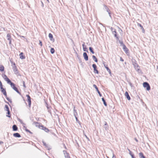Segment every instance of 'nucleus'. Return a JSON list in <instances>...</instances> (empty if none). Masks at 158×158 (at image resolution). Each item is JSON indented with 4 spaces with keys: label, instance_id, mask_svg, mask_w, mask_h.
<instances>
[{
    "label": "nucleus",
    "instance_id": "bb28decb",
    "mask_svg": "<svg viewBox=\"0 0 158 158\" xmlns=\"http://www.w3.org/2000/svg\"><path fill=\"white\" fill-rule=\"evenodd\" d=\"M0 87L1 89V91L6 89H5L3 88L2 83L1 81H0Z\"/></svg>",
    "mask_w": 158,
    "mask_h": 158
},
{
    "label": "nucleus",
    "instance_id": "7c9ffc66",
    "mask_svg": "<svg viewBox=\"0 0 158 158\" xmlns=\"http://www.w3.org/2000/svg\"><path fill=\"white\" fill-rule=\"evenodd\" d=\"M4 110L7 111L10 110L9 107L8 105H6L5 106Z\"/></svg>",
    "mask_w": 158,
    "mask_h": 158
},
{
    "label": "nucleus",
    "instance_id": "0eeeda50",
    "mask_svg": "<svg viewBox=\"0 0 158 158\" xmlns=\"http://www.w3.org/2000/svg\"><path fill=\"white\" fill-rule=\"evenodd\" d=\"M124 51L125 52V53L127 56L129 55V50L128 48L126 47V46H124L123 47Z\"/></svg>",
    "mask_w": 158,
    "mask_h": 158
},
{
    "label": "nucleus",
    "instance_id": "b1692460",
    "mask_svg": "<svg viewBox=\"0 0 158 158\" xmlns=\"http://www.w3.org/2000/svg\"><path fill=\"white\" fill-rule=\"evenodd\" d=\"M12 129L13 131H16L18 130V128L16 125H14L12 126Z\"/></svg>",
    "mask_w": 158,
    "mask_h": 158
},
{
    "label": "nucleus",
    "instance_id": "58836bf2",
    "mask_svg": "<svg viewBox=\"0 0 158 158\" xmlns=\"http://www.w3.org/2000/svg\"><path fill=\"white\" fill-rule=\"evenodd\" d=\"M55 50L54 49V48H52L51 49H50V52L52 54H53V53H54L55 52Z\"/></svg>",
    "mask_w": 158,
    "mask_h": 158
},
{
    "label": "nucleus",
    "instance_id": "e433bc0d",
    "mask_svg": "<svg viewBox=\"0 0 158 158\" xmlns=\"http://www.w3.org/2000/svg\"><path fill=\"white\" fill-rule=\"evenodd\" d=\"M92 58L95 62H98V59L95 56L93 55L92 56Z\"/></svg>",
    "mask_w": 158,
    "mask_h": 158
},
{
    "label": "nucleus",
    "instance_id": "13d9d810",
    "mask_svg": "<svg viewBox=\"0 0 158 158\" xmlns=\"http://www.w3.org/2000/svg\"><path fill=\"white\" fill-rule=\"evenodd\" d=\"M120 60L121 61H123L124 60L123 59L122 57H120Z\"/></svg>",
    "mask_w": 158,
    "mask_h": 158
},
{
    "label": "nucleus",
    "instance_id": "f03ea898",
    "mask_svg": "<svg viewBox=\"0 0 158 158\" xmlns=\"http://www.w3.org/2000/svg\"><path fill=\"white\" fill-rule=\"evenodd\" d=\"M131 61L132 64L134 65L135 69L138 72L141 71V70L139 69V66L137 64L136 60L132 58L131 60Z\"/></svg>",
    "mask_w": 158,
    "mask_h": 158
},
{
    "label": "nucleus",
    "instance_id": "603ef678",
    "mask_svg": "<svg viewBox=\"0 0 158 158\" xmlns=\"http://www.w3.org/2000/svg\"><path fill=\"white\" fill-rule=\"evenodd\" d=\"M39 44L41 46H42V41L40 40H39Z\"/></svg>",
    "mask_w": 158,
    "mask_h": 158
},
{
    "label": "nucleus",
    "instance_id": "8fccbe9b",
    "mask_svg": "<svg viewBox=\"0 0 158 158\" xmlns=\"http://www.w3.org/2000/svg\"><path fill=\"white\" fill-rule=\"evenodd\" d=\"M11 66H12V68H14V67H16V64H15V63H13V64H11Z\"/></svg>",
    "mask_w": 158,
    "mask_h": 158
},
{
    "label": "nucleus",
    "instance_id": "393cba45",
    "mask_svg": "<svg viewBox=\"0 0 158 158\" xmlns=\"http://www.w3.org/2000/svg\"><path fill=\"white\" fill-rule=\"evenodd\" d=\"M137 25L138 26L140 27L141 29H142L143 30V32L144 33L145 32V30L143 27V26L140 23H138Z\"/></svg>",
    "mask_w": 158,
    "mask_h": 158
},
{
    "label": "nucleus",
    "instance_id": "f704fd0d",
    "mask_svg": "<svg viewBox=\"0 0 158 158\" xmlns=\"http://www.w3.org/2000/svg\"><path fill=\"white\" fill-rule=\"evenodd\" d=\"M89 49L90 52L92 53V54H94V51L93 48L92 47H89Z\"/></svg>",
    "mask_w": 158,
    "mask_h": 158
},
{
    "label": "nucleus",
    "instance_id": "69168bd1",
    "mask_svg": "<svg viewBox=\"0 0 158 158\" xmlns=\"http://www.w3.org/2000/svg\"><path fill=\"white\" fill-rule=\"evenodd\" d=\"M64 146L65 149H67V148L66 147V146H65V145L64 144Z\"/></svg>",
    "mask_w": 158,
    "mask_h": 158
},
{
    "label": "nucleus",
    "instance_id": "ea45409f",
    "mask_svg": "<svg viewBox=\"0 0 158 158\" xmlns=\"http://www.w3.org/2000/svg\"><path fill=\"white\" fill-rule=\"evenodd\" d=\"M117 33H115V34H113L114 35V37L116 38L117 40H119V39L118 37L117 36Z\"/></svg>",
    "mask_w": 158,
    "mask_h": 158
},
{
    "label": "nucleus",
    "instance_id": "6e6552de",
    "mask_svg": "<svg viewBox=\"0 0 158 158\" xmlns=\"http://www.w3.org/2000/svg\"><path fill=\"white\" fill-rule=\"evenodd\" d=\"M2 77L4 79V80L7 81V83L10 81L9 78L7 77L6 75L5 74H2Z\"/></svg>",
    "mask_w": 158,
    "mask_h": 158
},
{
    "label": "nucleus",
    "instance_id": "473e14b6",
    "mask_svg": "<svg viewBox=\"0 0 158 158\" xmlns=\"http://www.w3.org/2000/svg\"><path fill=\"white\" fill-rule=\"evenodd\" d=\"M4 66L2 65H0V71L3 72L4 70Z\"/></svg>",
    "mask_w": 158,
    "mask_h": 158
},
{
    "label": "nucleus",
    "instance_id": "39448f33",
    "mask_svg": "<svg viewBox=\"0 0 158 158\" xmlns=\"http://www.w3.org/2000/svg\"><path fill=\"white\" fill-rule=\"evenodd\" d=\"M26 96L27 98V101L28 102V106L29 107H30L31 104V98L29 94H27Z\"/></svg>",
    "mask_w": 158,
    "mask_h": 158
},
{
    "label": "nucleus",
    "instance_id": "79ce46f5",
    "mask_svg": "<svg viewBox=\"0 0 158 158\" xmlns=\"http://www.w3.org/2000/svg\"><path fill=\"white\" fill-rule=\"evenodd\" d=\"M23 127L25 128V130L26 131L29 132L31 133H32L29 130L27 129V127L25 126V125L23 126Z\"/></svg>",
    "mask_w": 158,
    "mask_h": 158
},
{
    "label": "nucleus",
    "instance_id": "72a5a7b5",
    "mask_svg": "<svg viewBox=\"0 0 158 158\" xmlns=\"http://www.w3.org/2000/svg\"><path fill=\"white\" fill-rule=\"evenodd\" d=\"M48 109V112L51 114L52 115V112L51 111V109H52V108L51 106H50L49 107H48L47 108Z\"/></svg>",
    "mask_w": 158,
    "mask_h": 158
},
{
    "label": "nucleus",
    "instance_id": "c85d7f7f",
    "mask_svg": "<svg viewBox=\"0 0 158 158\" xmlns=\"http://www.w3.org/2000/svg\"><path fill=\"white\" fill-rule=\"evenodd\" d=\"M111 29L112 32L113 34H114L115 33H117L116 30L114 28L112 27H111Z\"/></svg>",
    "mask_w": 158,
    "mask_h": 158
},
{
    "label": "nucleus",
    "instance_id": "f8f14e48",
    "mask_svg": "<svg viewBox=\"0 0 158 158\" xmlns=\"http://www.w3.org/2000/svg\"><path fill=\"white\" fill-rule=\"evenodd\" d=\"M83 56L84 57V59L85 60L87 61L88 60V56L86 52H84L83 53Z\"/></svg>",
    "mask_w": 158,
    "mask_h": 158
},
{
    "label": "nucleus",
    "instance_id": "bf43d9fd",
    "mask_svg": "<svg viewBox=\"0 0 158 158\" xmlns=\"http://www.w3.org/2000/svg\"><path fill=\"white\" fill-rule=\"evenodd\" d=\"M41 6L42 7H44V4L43 3V2L41 1Z\"/></svg>",
    "mask_w": 158,
    "mask_h": 158
},
{
    "label": "nucleus",
    "instance_id": "ddd939ff",
    "mask_svg": "<svg viewBox=\"0 0 158 158\" xmlns=\"http://www.w3.org/2000/svg\"><path fill=\"white\" fill-rule=\"evenodd\" d=\"M8 83L10 85L11 87L13 89H14V88L16 87L15 84L13 82H12L11 81L10 82H9Z\"/></svg>",
    "mask_w": 158,
    "mask_h": 158
},
{
    "label": "nucleus",
    "instance_id": "e2e57ef3",
    "mask_svg": "<svg viewBox=\"0 0 158 158\" xmlns=\"http://www.w3.org/2000/svg\"><path fill=\"white\" fill-rule=\"evenodd\" d=\"M9 40V44H11V40Z\"/></svg>",
    "mask_w": 158,
    "mask_h": 158
},
{
    "label": "nucleus",
    "instance_id": "cd10ccee",
    "mask_svg": "<svg viewBox=\"0 0 158 158\" xmlns=\"http://www.w3.org/2000/svg\"><path fill=\"white\" fill-rule=\"evenodd\" d=\"M0 87L1 89V91L6 89H5L3 88L2 83L1 81H0Z\"/></svg>",
    "mask_w": 158,
    "mask_h": 158
},
{
    "label": "nucleus",
    "instance_id": "20e7f679",
    "mask_svg": "<svg viewBox=\"0 0 158 158\" xmlns=\"http://www.w3.org/2000/svg\"><path fill=\"white\" fill-rule=\"evenodd\" d=\"M103 64L104 65V66L105 68L106 69L107 71L108 72L109 74L111 75V73L110 69L108 67V65L106 64V63L105 62H103Z\"/></svg>",
    "mask_w": 158,
    "mask_h": 158
},
{
    "label": "nucleus",
    "instance_id": "2eb2a0df",
    "mask_svg": "<svg viewBox=\"0 0 158 158\" xmlns=\"http://www.w3.org/2000/svg\"><path fill=\"white\" fill-rule=\"evenodd\" d=\"M73 113L74 116L75 117H77L78 115L77 112V110L75 109V106H74L73 107Z\"/></svg>",
    "mask_w": 158,
    "mask_h": 158
},
{
    "label": "nucleus",
    "instance_id": "3c124183",
    "mask_svg": "<svg viewBox=\"0 0 158 158\" xmlns=\"http://www.w3.org/2000/svg\"><path fill=\"white\" fill-rule=\"evenodd\" d=\"M108 14L109 15V16L110 17V18L112 19V16L111 15V13L110 11V12H108Z\"/></svg>",
    "mask_w": 158,
    "mask_h": 158
},
{
    "label": "nucleus",
    "instance_id": "338daca9",
    "mask_svg": "<svg viewBox=\"0 0 158 158\" xmlns=\"http://www.w3.org/2000/svg\"><path fill=\"white\" fill-rule=\"evenodd\" d=\"M135 140L137 142H138V140L137 139H135Z\"/></svg>",
    "mask_w": 158,
    "mask_h": 158
},
{
    "label": "nucleus",
    "instance_id": "a211bd4d",
    "mask_svg": "<svg viewBox=\"0 0 158 158\" xmlns=\"http://www.w3.org/2000/svg\"><path fill=\"white\" fill-rule=\"evenodd\" d=\"M103 6H104V7L103 8L104 10H106V11L108 12L110 11V10L109 8L105 4H103Z\"/></svg>",
    "mask_w": 158,
    "mask_h": 158
},
{
    "label": "nucleus",
    "instance_id": "09e8293b",
    "mask_svg": "<svg viewBox=\"0 0 158 158\" xmlns=\"http://www.w3.org/2000/svg\"><path fill=\"white\" fill-rule=\"evenodd\" d=\"M128 83L131 87H133V85L131 82H128Z\"/></svg>",
    "mask_w": 158,
    "mask_h": 158
},
{
    "label": "nucleus",
    "instance_id": "4d7b16f0",
    "mask_svg": "<svg viewBox=\"0 0 158 158\" xmlns=\"http://www.w3.org/2000/svg\"><path fill=\"white\" fill-rule=\"evenodd\" d=\"M112 158H116V157L114 153H113V156Z\"/></svg>",
    "mask_w": 158,
    "mask_h": 158
},
{
    "label": "nucleus",
    "instance_id": "9d476101",
    "mask_svg": "<svg viewBox=\"0 0 158 158\" xmlns=\"http://www.w3.org/2000/svg\"><path fill=\"white\" fill-rule=\"evenodd\" d=\"M93 87L95 88V89H96V90L97 91V92L98 93V94L99 96L100 97H102V94L99 91V90H98V87H97V86H96V85H95V84H94L93 85Z\"/></svg>",
    "mask_w": 158,
    "mask_h": 158
},
{
    "label": "nucleus",
    "instance_id": "5fc2aeb1",
    "mask_svg": "<svg viewBox=\"0 0 158 158\" xmlns=\"http://www.w3.org/2000/svg\"><path fill=\"white\" fill-rule=\"evenodd\" d=\"M23 86L24 87V88H26V85H25V82L24 81H23Z\"/></svg>",
    "mask_w": 158,
    "mask_h": 158
},
{
    "label": "nucleus",
    "instance_id": "4be33fe9",
    "mask_svg": "<svg viewBox=\"0 0 158 158\" xmlns=\"http://www.w3.org/2000/svg\"><path fill=\"white\" fill-rule=\"evenodd\" d=\"M118 41L119 43L120 44V46H122L123 47L124 46H126L123 43V42L122 40H120L119 39V40H117Z\"/></svg>",
    "mask_w": 158,
    "mask_h": 158
},
{
    "label": "nucleus",
    "instance_id": "dca6fc26",
    "mask_svg": "<svg viewBox=\"0 0 158 158\" xmlns=\"http://www.w3.org/2000/svg\"><path fill=\"white\" fill-rule=\"evenodd\" d=\"M125 96L128 100H131V98L128 92L127 91H126L125 94Z\"/></svg>",
    "mask_w": 158,
    "mask_h": 158
},
{
    "label": "nucleus",
    "instance_id": "49530a36",
    "mask_svg": "<svg viewBox=\"0 0 158 158\" xmlns=\"http://www.w3.org/2000/svg\"><path fill=\"white\" fill-rule=\"evenodd\" d=\"M45 106H46L47 108L48 107H49L50 106H49L48 105V104L47 102L46 101H45Z\"/></svg>",
    "mask_w": 158,
    "mask_h": 158
},
{
    "label": "nucleus",
    "instance_id": "aec40b11",
    "mask_svg": "<svg viewBox=\"0 0 158 158\" xmlns=\"http://www.w3.org/2000/svg\"><path fill=\"white\" fill-rule=\"evenodd\" d=\"M13 135L15 137L19 138L21 137L20 135L18 133H15L13 134Z\"/></svg>",
    "mask_w": 158,
    "mask_h": 158
},
{
    "label": "nucleus",
    "instance_id": "f257e3e1",
    "mask_svg": "<svg viewBox=\"0 0 158 158\" xmlns=\"http://www.w3.org/2000/svg\"><path fill=\"white\" fill-rule=\"evenodd\" d=\"M34 123L36 127H38L40 129L44 130L45 132H51V131L49 130L46 127H44L41 123L35 122H34Z\"/></svg>",
    "mask_w": 158,
    "mask_h": 158
},
{
    "label": "nucleus",
    "instance_id": "de8ad7c7",
    "mask_svg": "<svg viewBox=\"0 0 158 158\" xmlns=\"http://www.w3.org/2000/svg\"><path fill=\"white\" fill-rule=\"evenodd\" d=\"M92 67L94 69H96L97 68V66L96 64H93Z\"/></svg>",
    "mask_w": 158,
    "mask_h": 158
},
{
    "label": "nucleus",
    "instance_id": "4468645a",
    "mask_svg": "<svg viewBox=\"0 0 158 158\" xmlns=\"http://www.w3.org/2000/svg\"><path fill=\"white\" fill-rule=\"evenodd\" d=\"M48 36H49V37L50 40L51 41H52L53 42H54L55 39L53 38V35L51 33H49V34L48 35Z\"/></svg>",
    "mask_w": 158,
    "mask_h": 158
},
{
    "label": "nucleus",
    "instance_id": "412c9836",
    "mask_svg": "<svg viewBox=\"0 0 158 158\" xmlns=\"http://www.w3.org/2000/svg\"><path fill=\"white\" fill-rule=\"evenodd\" d=\"M104 128L106 130H107L109 129V126L107 123L106 122H105V123L104 124Z\"/></svg>",
    "mask_w": 158,
    "mask_h": 158
},
{
    "label": "nucleus",
    "instance_id": "7ed1b4c3",
    "mask_svg": "<svg viewBox=\"0 0 158 158\" xmlns=\"http://www.w3.org/2000/svg\"><path fill=\"white\" fill-rule=\"evenodd\" d=\"M143 86L145 88H146V89L147 91H149L151 89L150 86L149 84L146 82H144L143 83Z\"/></svg>",
    "mask_w": 158,
    "mask_h": 158
},
{
    "label": "nucleus",
    "instance_id": "864d4df0",
    "mask_svg": "<svg viewBox=\"0 0 158 158\" xmlns=\"http://www.w3.org/2000/svg\"><path fill=\"white\" fill-rule=\"evenodd\" d=\"M4 101L5 102V103H7L8 105H9V106H10V107L11 108V107L10 105L9 104V103L8 102H7V101H6L5 100H4Z\"/></svg>",
    "mask_w": 158,
    "mask_h": 158
},
{
    "label": "nucleus",
    "instance_id": "680f3d73",
    "mask_svg": "<svg viewBox=\"0 0 158 158\" xmlns=\"http://www.w3.org/2000/svg\"><path fill=\"white\" fill-rule=\"evenodd\" d=\"M10 62L11 64L14 63L12 60H10Z\"/></svg>",
    "mask_w": 158,
    "mask_h": 158
},
{
    "label": "nucleus",
    "instance_id": "9b49d317",
    "mask_svg": "<svg viewBox=\"0 0 158 158\" xmlns=\"http://www.w3.org/2000/svg\"><path fill=\"white\" fill-rule=\"evenodd\" d=\"M83 50L84 51L88 52L87 48L86 47V46L85 45V43L83 42V44L82 45Z\"/></svg>",
    "mask_w": 158,
    "mask_h": 158
},
{
    "label": "nucleus",
    "instance_id": "0e129e2a",
    "mask_svg": "<svg viewBox=\"0 0 158 158\" xmlns=\"http://www.w3.org/2000/svg\"><path fill=\"white\" fill-rule=\"evenodd\" d=\"M3 143V142L1 141H0V144L1 145Z\"/></svg>",
    "mask_w": 158,
    "mask_h": 158
},
{
    "label": "nucleus",
    "instance_id": "a878e982",
    "mask_svg": "<svg viewBox=\"0 0 158 158\" xmlns=\"http://www.w3.org/2000/svg\"><path fill=\"white\" fill-rule=\"evenodd\" d=\"M75 118L76 119V121L80 125L81 127H82L81 126V122L78 119V118L77 117H75Z\"/></svg>",
    "mask_w": 158,
    "mask_h": 158
},
{
    "label": "nucleus",
    "instance_id": "a18cd8bd",
    "mask_svg": "<svg viewBox=\"0 0 158 158\" xmlns=\"http://www.w3.org/2000/svg\"><path fill=\"white\" fill-rule=\"evenodd\" d=\"M19 121L21 123L23 126L26 125V124L23 123V121L20 119H19Z\"/></svg>",
    "mask_w": 158,
    "mask_h": 158
},
{
    "label": "nucleus",
    "instance_id": "c756f323",
    "mask_svg": "<svg viewBox=\"0 0 158 158\" xmlns=\"http://www.w3.org/2000/svg\"><path fill=\"white\" fill-rule=\"evenodd\" d=\"M102 101L103 102V104H104V105L105 106H107V104L106 102V101H105V99H104V98H102Z\"/></svg>",
    "mask_w": 158,
    "mask_h": 158
},
{
    "label": "nucleus",
    "instance_id": "4c0bfd02",
    "mask_svg": "<svg viewBox=\"0 0 158 158\" xmlns=\"http://www.w3.org/2000/svg\"><path fill=\"white\" fill-rule=\"evenodd\" d=\"M6 114H7L6 115L7 117H10L11 116V115L10 114V110L7 111V113Z\"/></svg>",
    "mask_w": 158,
    "mask_h": 158
},
{
    "label": "nucleus",
    "instance_id": "052dcab7",
    "mask_svg": "<svg viewBox=\"0 0 158 158\" xmlns=\"http://www.w3.org/2000/svg\"><path fill=\"white\" fill-rule=\"evenodd\" d=\"M131 157L132 158H136L134 155H131Z\"/></svg>",
    "mask_w": 158,
    "mask_h": 158
},
{
    "label": "nucleus",
    "instance_id": "c9c22d12",
    "mask_svg": "<svg viewBox=\"0 0 158 158\" xmlns=\"http://www.w3.org/2000/svg\"><path fill=\"white\" fill-rule=\"evenodd\" d=\"M13 89L18 94L21 95V93L19 92L18 88L16 87H15Z\"/></svg>",
    "mask_w": 158,
    "mask_h": 158
},
{
    "label": "nucleus",
    "instance_id": "f3484780",
    "mask_svg": "<svg viewBox=\"0 0 158 158\" xmlns=\"http://www.w3.org/2000/svg\"><path fill=\"white\" fill-rule=\"evenodd\" d=\"M42 142L43 143V145L46 148L48 149V150H49L51 148H50L48 146V145L46 144V143H45L44 141H42Z\"/></svg>",
    "mask_w": 158,
    "mask_h": 158
},
{
    "label": "nucleus",
    "instance_id": "c03bdc74",
    "mask_svg": "<svg viewBox=\"0 0 158 158\" xmlns=\"http://www.w3.org/2000/svg\"><path fill=\"white\" fill-rule=\"evenodd\" d=\"M94 73H97V74L99 73V71L97 70V68H96V69H94Z\"/></svg>",
    "mask_w": 158,
    "mask_h": 158
},
{
    "label": "nucleus",
    "instance_id": "6e6d98bb",
    "mask_svg": "<svg viewBox=\"0 0 158 158\" xmlns=\"http://www.w3.org/2000/svg\"><path fill=\"white\" fill-rule=\"evenodd\" d=\"M128 151H129V154H130V155L131 156V155H134L133 154H132V152H131V151H130V150L128 149Z\"/></svg>",
    "mask_w": 158,
    "mask_h": 158
},
{
    "label": "nucleus",
    "instance_id": "37998d69",
    "mask_svg": "<svg viewBox=\"0 0 158 158\" xmlns=\"http://www.w3.org/2000/svg\"><path fill=\"white\" fill-rule=\"evenodd\" d=\"M6 97V99L10 103H11L12 102L11 100L9 98H8L7 97V95H6V96H5Z\"/></svg>",
    "mask_w": 158,
    "mask_h": 158
},
{
    "label": "nucleus",
    "instance_id": "423d86ee",
    "mask_svg": "<svg viewBox=\"0 0 158 158\" xmlns=\"http://www.w3.org/2000/svg\"><path fill=\"white\" fill-rule=\"evenodd\" d=\"M12 69L15 74L17 75H20V74L19 73V72L17 67H15L14 68H12Z\"/></svg>",
    "mask_w": 158,
    "mask_h": 158
},
{
    "label": "nucleus",
    "instance_id": "2f4dec72",
    "mask_svg": "<svg viewBox=\"0 0 158 158\" xmlns=\"http://www.w3.org/2000/svg\"><path fill=\"white\" fill-rule=\"evenodd\" d=\"M6 37L7 40H10L11 39V35L10 34H8L6 36Z\"/></svg>",
    "mask_w": 158,
    "mask_h": 158
},
{
    "label": "nucleus",
    "instance_id": "774afa93",
    "mask_svg": "<svg viewBox=\"0 0 158 158\" xmlns=\"http://www.w3.org/2000/svg\"><path fill=\"white\" fill-rule=\"evenodd\" d=\"M157 71L158 72V67H157Z\"/></svg>",
    "mask_w": 158,
    "mask_h": 158
},
{
    "label": "nucleus",
    "instance_id": "1a4fd4ad",
    "mask_svg": "<svg viewBox=\"0 0 158 158\" xmlns=\"http://www.w3.org/2000/svg\"><path fill=\"white\" fill-rule=\"evenodd\" d=\"M63 152L64 156L65 158H71L69 156V154L65 150H64Z\"/></svg>",
    "mask_w": 158,
    "mask_h": 158
},
{
    "label": "nucleus",
    "instance_id": "a19ab883",
    "mask_svg": "<svg viewBox=\"0 0 158 158\" xmlns=\"http://www.w3.org/2000/svg\"><path fill=\"white\" fill-rule=\"evenodd\" d=\"M1 92L3 93V95L5 96H6V95H7L6 92V89L3 90V91H1Z\"/></svg>",
    "mask_w": 158,
    "mask_h": 158
},
{
    "label": "nucleus",
    "instance_id": "5701e85b",
    "mask_svg": "<svg viewBox=\"0 0 158 158\" xmlns=\"http://www.w3.org/2000/svg\"><path fill=\"white\" fill-rule=\"evenodd\" d=\"M139 158H146L142 152H140L139 153Z\"/></svg>",
    "mask_w": 158,
    "mask_h": 158
},
{
    "label": "nucleus",
    "instance_id": "6ab92c4d",
    "mask_svg": "<svg viewBox=\"0 0 158 158\" xmlns=\"http://www.w3.org/2000/svg\"><path fill=\"white\" fill-rule=\"evenodd\" d=\"M19 56H20V58L22 59H24L25 58V56L23 55V52H21Z\"/></svg>",
    "mask_w": 158,
    "mask_h": 158
}]
</instances>
